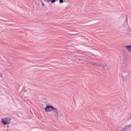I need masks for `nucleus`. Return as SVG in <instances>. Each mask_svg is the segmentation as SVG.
<instances>
[{
    "label": "nucleus",
    "mask_w": 131,
    "mask_h": 131,
    "mask_svg": "<svg viewBox=\"0 0 131 131\" xmlns=\"http://www.w3.org/2000/svg\"><path fill=\"white\" fill-rule=\"evenodd\" d=\"M129 74L127 72H123L121 74V77L123 78V80H127Z\"/></svg>",
    "instance_id": "obj_2"
},
{
    "label": "nucleus",
    "mask_w": 131,
    "mask_h": 131,
    "mask_svg": "<svg viewBox=\"0 0 131 131\" xmlns=\"http://www.w3.org/2000/svg\"><path fill=\"white\" fill-rule=\"evenodd\" d=\"M45 2H47V3H50V2H51L52 4H54L55 2H56V0H45Z\"/></svg>",
    "instance_id": "obj_7"
},
{
    "label": "nucleus",
    "mask_w": 131,
    "mask_h": 131,
    "mask_svg": "<svg viewBox=\"0 0 131 131\" xmlns=\"http://www.w3.org/2000/svg\"><path fill=\"white\" fill-rule=\"evenodd\" d=\"M59 2L60 4H63L64 3V1L63 0H59Z\"/></svg>",
    "instance_id": "obj_8"
},
{
    "label": "nucleus",
    "mask_w": 131,
    "mask_h": 131,
    "mask_svg": "<svg viewBox=\"0 0 131 131\" xmlns=\"http://www.w3.org/2000/svg\"><path fill=\"white\" fill-rule=\"evenodd\" d=\"M1 122L4 124V125H7V124H9L11 122V119L7 118H5L4 119L2 118L1 119Z\"/></svg>",
    "instance_id": "obj_1"
},
{
    "label": "nucleus",
    "mask_w": 131,
    "mask_h": 131,
    "mask_svg": "<svg viewBox=\"0 0 131 131\" xmlns=\"http://www.w3.org/2000/svg\"><path fill=\"white\" fill-rule=\"evenodd\" d=\"M94 66H97L98 67H104L103 64H101L100 63H95Z\"/></svg>",
    "instance_id": "obj_6"
},
{
    "label": "nucleus",
    "mask_w": 131,
    "mask_h": 131,
    "mask_svg": "<svg viewBox=\"0 0 131 131\" xmlns=\"http://www.w3.org/2000/svg\"><path fill=\"white\" fill-rule=\"evenodd\" d=\"M125 49L128 52H131V46H127L125 47Z\"/></svg>",
    "instance_id": "obj_5"
},
{
    "label": "nucleus",
    "mask_w": 131,
    "mask_h": 131,
    "mask_svg": "<svg viewBox=\"0 0 131 131\" xmlns=\"http://www.w3.org/2000/svg\"><path fill=\"white\" fill-rule=\"evenodd\" d=\"M53 110V112L55 113V115H58V113H59V111L58 110V109H57V108L54 107Z\"/></svg>",
    "instance_id": "obj_4"
},
{
    "label": "nucleus",
    "mask_w": 131,
    "mask_h": 131,
    "mask_svg": "<svg viewBox=\"0 0 131 131\" xmlns=\"http://www.w3.org/2000/svg\"><path fill=\"white\" fill-rule=\"evenodd\" d=\"M54 107L53 106H50V105H47L45 108V110L46 112H52L53 110H54Z\"/></svg>",
    "instance_id": "obj_3"
}]
</instances>
